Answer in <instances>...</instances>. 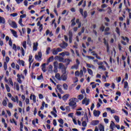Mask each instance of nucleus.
<instances>
[{
    "label": "nucleus",
    "mask_w": 131,
    "mask_h": 131,
    "mask_svg": "<svg viewBox=\"0 0 131 131\" xmlns=\"http://www.w3.org/2000/svg\"><path fill=\"white\" fill-rule=\"evenodd\" d=\"M86 57L88 58V59H89L90 60H94L95 59V57L91 56L86 55Z\"/></svg>",
    "instance_id": "obj_50"
},
{
    "label": "nucleus",
    "mask_w": 131,
    "mask_h": 131,
    "mask_svg": "<svg viewBox=\"0 0 131 131\" xmlns=\"http://www.w3.org/2000/svg\"><path fill=\"white\" fill-rule=\"evenodd\" d=\"M5 86H6V89L7 90V92L10 93L11 92V89H10V87L9 86V85L6 84L5 85Z\"/></svg>",
    "instance_id": "obj_35"
},
{
    "label": "nucleus",
    "mask_w": 131,
    "mask_h": 131,
    "mask_svg": "<svg viewBox=\"0 0 131 131\" xmlns=\"http://www.w3.org/2000/svg\"><path fill=\"white\" fill-rule=\"evenodd\" d=\"M53 55H58V51L56 49H54L52 50Z\"/></svg>",
    "instance_id": "obj_36"
},
{
    "label": "nucleus",
    "mask_w": 131,
    "mask_h": 131,
    "mask_svg": "<svg viewBox=\"0 0 131 131\" xmlns=\"http://www.w3.org/2000/svg\"><path fill=\"white\" fill-rule=\"evenodd\" d=\"M61 79L63 81H66V80H67V74H66V73L64 74L62 73L61 76Z\"/></svg>",
    "instance_id": "obj_10"
},
{
    "label": "nucleus",
    "mask_w": 131,
    "mask_h": 131,
    "mask_svg": "<svg viewBox=\"0 0 131 131\" xmlns=\"http://www.w3.org/2000/svg\"><path fill=\"white\" fill-rule=\"evenodd\" d=\"M59 47L62 49H66L68 47V43L65 41H62V43L59 44Z\"/></svg>",
    "instance_id": "obj_7"
},
{
    "label": "nucleus",
    "mask_w": 131,
    "mask_h": 131,
    "mask_svg": "<svg viewBox=\"0 0 131 131\" xmlns=\"http://www.w3.org/2000/svg\"><path fill=\"white\" fill-rule=\"evenodd\" d=\"M32 97L33 103H36V96L35 95H31L30 96V100H32Z\"/></svg>",
    "instance_id": "obj_16"
},
{
    "label": "nucleus",
    "mask_w": 131,
    "mask_h": 131,
    "mask_svg": "<svg viewBox=\"0 0 131 131\" xmlns=\"http://www.w3.org/2000/svg\"><path fill=\"white\" fill-rule=\"evenodd\" d=\"M72 23L71 26H75L76 25V23H75V17H74L71 21Z\"/></svg>",
    "instance_id": "obj_26"
},
{
    "label": "nucleus",
    "mask_w": 131,
    "mask_h": 131,
    "mask_svg": "<svg viewBox=\"0 0 131 131\" xmlns=\"http://www.w3.org/2000/svg\"><path fill=\"white\" fill-rule=\"evenodd\" d=\"M83 15L84 18L85 19V18L88 17V12L86 11H84L83 13Z\"/></svg>",
    "instance_id": "obj_43"
},
{
    "label": "nucleus",
    "mask_w": 131,
    "mask_h": 131,
    "mask_svg": "<svg viewBox=\"0 0 131 131\" xmlns=\"http://www.w3.org/2000/svg\"><path fill=\"white\" fill-rule=\"evenodd\" d=\"M87 70L90 75H93V71L91 69H88Z\"/></svg>",
    "instance_id": "obj_51"
},
{
    "label": "nucleus",
    "mask_w": 131,
    "mask_h": 131,
    "mask_svg": "<svg viewBox=\"0 0 131 131\" xmlns=\"http://www.w3.org/2000/svg\"><path fill=\"white\" fill-rule=\"evenodd\" d=\"M4 70H7L8 69V66L7 65V62H5L4 63Z\"/></svg>",
    "instance_id": "obj_54"
},
{
    "label": "nucleus",
    "mask_w": 131,
    "mask_h": 131,
    "mask_svg": "<svg viewBox=\"0 0 131 131\" xmlns=\"http://www.w3.org/2000/svg\"><path fill=\"white\" fill-rule=\"evenodd\" d=\"M8 107L10 108V109H12L13 108V104H12V103H11V102L8 103Z\"/></svg>",
    "instance_id": "obj_61"
},
{
    "label": "nucleus",
    "mask_w": 131,
    "mask_h": 131,
    "mask_svg": "<svg viewBox=\"0 0 131 131\" xmlns=\"http://www.w3.org/2000/svg\"><path fill=\"white\" fill-rule=\"evenodd\" d=\"M10 16H12V17H16V16H18V13H14L10 14Z\"/></svg>",
    "instance_id": "obj_63"
},
{
    "label": "nucleus",
    "mask_w": 131,
    "mask_h": 131,
    "mask_svg": "<svg viewBox=\"0 0 131 131\" xmlns=\"http://www.w3.org/2000/svg\"><path fill=\"white\" fill-rule=\"evenodd\" d=\"M59 62H62V63H64V58L62 57H59Z\"/></svg>",
    "instance_id": "obj_59"
},
{
    "label": "nucleus",
    "mask_w": 131,
    "mask_h": 131,
    "mask_svg": "<svg viewBox=\"0 0 131 131\" xmlns=\"http://www.w3.org/2000/svg\"><path fill=\"white\" fill-rule=\"evenodd\" d=\"M11 30L13 36H14V37H18V35H17V32H16V31L13 30Z\"/></svg>",
    "instance_id": "obj_25"
},
{
    "label": "nucleus",
    "mask_w": 131,
    "mask_h": 131,
    "mask_svg": "<svg viewBox=\"0 0 131 131\" xmlns=\"http://www.w3.org/2000/svg\"><path fill=\"white\" fill-rule=\"evenodd\" d=\"M58 121L60 124H64V121L61 118H60V119L58 120Z\"/></svg>",
    "instance_id": "obj_52"
},
{
    "label": "nucleus",
    "mask_w": 131,
    "mask_h": 131,
    "mask_svg": "<svg viewBox=\"0 0 131 131\" xmlns=\"http://www.w3.org/2000/svg\"><path fill=\"white\" fill-rule=\"evenodd\" d=\"M21 55L22 56H24L25 55V51H24V49L23 48H21Z\"/></svg>",
    "instance_id": "obj_58"
},
{
    "label": "nucleus",
    "mask_w": 131,
    "mask_h": 131,
    "mask_svg": "<svg viewBox=\"0 0 131 131\" xmlns=\"http://www.w3.org/2000/svg\"><path fill=\"white\" fill-rule=\"evenodd\" d=\"M23 20L22 18H20L19 21H18V24H19V25H20V26H21V27H24V25H23V24L22 23Z\"/></svg>",
    "instance_id": "obj_32"
},
{
    "label": "nucleus",
    "mask_w": 131,
    "mask_h": 131,
    "mask_svg": "<svg viewBox=\"0 0 131 131\" xmlns=\"http://www.w3.org/2000/svg\"><path fill=\"white\" fill-rule=\"evenodd\" d=\"M39 66V63L37 62L36 64L33 63L32 67V69L34 68V67H38Z\"/></svg>",
    "instance_id": "obj_41"
},
{
    "label": "nucleus",
    "mask_w": 131,
    "mask_h": 131,
    "mask_svg": "<svg viewBox=\"0 0 131 131\" xmlns=\"http://www.w3.org/2000/svg\"><path fill=\"white\" fill-rule=\"evenodd\" d=\"M103 43L104 44V46H106V51L107 53H109V50H110V47H109V44L108 43V42L106 40V38H103Z\"/></svg>",
    "instance_id": "obj_6"
},
{
    "label": "nucleus",
    "mask_w": 131,
    "mask_h": 131,
    "mask_svg": "<svg viewBox=\"0 0 131 131\" xmlns=\"http://www.w3.org/2000/svg\"><path fill=\"white\" fill-rule=\"evenodd\" d=\"M69 94H67L62 96V99L63 100V101H67L68 98H69Z\"/></svg>",
    "instance_id": "obj_23"
},
{
    "label": "nucleus",
    "mask_w": 131,
    "mask_h": 131,
    "mask_svg": "<svg viewBox=\"0 0 131 131\" xmlns=\"http://www.w3.org/2000/svg\"><path fill=\"white\" fill-rule=\"evenodd\" d=\"M11 100L14 102V103H19V98H18V96H15V98L13 97H11Z\"/></svg>",
    "instance_id": "obj_11"
},
{
    "label": "nucleus",
    "mask_w": 131,
    "mask_h": 131,
    "mask_svg": "<svg viewBox=\"0 0 131 131\" xmlns=\"http://www.w3.org/2000/svg\"><path fill=\"white\" fill-rule=\"evenodd\" d=\"M17 81H18L19 83H22V80H21V76L20 75V74H18L17 75Z\"/></svg>",
    "instance_id": "obj_21"
},
{
    "label": "nucleus",
    "mask_w": 131,
    "mask_h": 131,
    "mask_svg": "<svg viewBox=\"0 0 131 131\" xmlns=\"http://www.w3.org/2000/svg\"><path fill=\"white\" fill-rule=\"evenodd\" d=\"M84 121H86V122H89V117H88V113L85 112L84 114Z\"/></svg>",
    "instance_id": "obj_20"
},
{
    "label": "nucleus",
    "mask_w": 131,
    "mask_h": 131,
    "mask_svg": "<svg viewBox=\"0 0 131 131\" xmlns=\"http://www.w3.org/2000/svg\"><path fill=\"white\" fill-rule=\"evenodd\" d=\"M49 36L50 37H52L54 35V34L52 32H50V30H47L46 31V35H49Z\"/></svg>",
    "instance_id": "obj_24"
},
{
    "label": "nucleus",
    "mask_w": 131,
    "mask_h": 131,
    "mask_svg": "<svg viewBox=\"0 0 131 131\" xmlns=\"http://www.w3.org/2000/svg\"><path fill=\"white\" fill-rule=\"evenodd\" d=\"M39 26V32H41V31H42V30L43 29V28L42 27V24H41Z\"/></svg>",
    "instance_id": "obj_57"
},
{
    "label": "nucleus",
    "mask_w": 131,
    "mask_h": 131,
    "mask_svg": "<svg viewBox=\"0 0 131 131\" xmlns=\"http://www.w3.org/2000/svg\"><path fill=\"white\" fill-rule=\"evenodd\" d=\"M37 47H38V43L34 42L33 46V51H37Z\"/></svg>",
    "instance_id": "obj_18"
},
{
    "label": "nucleus",
    "mask_w": 131,
    "mask_h": 131,
    "mask_svg": "<svg viewBox=\"0 0 131 131\" xmlns=\"http://www.w3.org/2000/svg\"><path fill=\"white\" fill-rule=\"evenodd\" d=\"M52 61H54V56H52L50 57L49 58V59L47 60V62L50 63V62H52Z\"/></svg>",
    "instance_id": "obj_29"
},
{
    "label": "nucleus",
    "mask_w": 131,
    "mask_h": 131,
    "mask_svg": "<svg viewBox=\"0 0 131 131\" xmlns=\"http://www.w3.org/2000/svg\"><path fill=\"white\" fill-rule=\"evenodd\" d=\"M116 32L118 34V35H120V30H119V28L117 27L116 28Z\"/></svg>",
    "instance_id": "obj_45"
},
{
    "label": "nucleus",
    "mask_w": 131,
    "mask_h": 131,
    "mask_svg": "<svg viewBox=\"0 0 131 131\" xmlns=\"http://www.w3.org/2000/svg\"><path fill=\"white\" fill-rule=\"evenodd\" d=\"M99 69H102L104 71H106V67H104V66H101L98 67Z\"/></svg>",
    "instance_id": "obj_44"
},
{
    "label": "nucleus",
    "mask_w": 131,
    "mask_h": 131,
    "mask_svg": "<svg viewBox=\"0 0 131 131\" xmlns=\"http://www.w3.org/2000/svg\"><path fill=\"white\" fill-rule=\"evenodd\" d=\"M116 79L117 80V82L118 83H119L120 82V81H121V77H119L118 78H116Z\"/></svg>",
    "instance_id": "obj_60"
},
{
    "label": "nucleus",
    "mask_w": 131,
    "mask_h": 131,
    "mask_svg": "<svg viewBox=\"0 0 131 131\" xmlns=\"http://www.w3.org/2000/svg\"><path fill=\"white\" fill-rule=\"evenodd\" d=\"M88 125V124L86 123V121H83L82 122V126H83V127H85Z\"/></svg>",
    "instance_id": "obj_46"
},
{
    "label": "nucleus",
    "mask_w": 131,
    "mask_h": 131,
    "mask_svg": "<svg viewBox=\"0 0 131 131\" xmlns=\"http://www.w3.org/2000/svg\"><path fill=\"white\" fill-rule=\"evenodd\" d=\"M50 51H51V48L48 47L46 50L47 55H49V54H50Z\"/></svg>",
    "instance_id": "obj_56"
},
{
    "label": "nucleus",
    "mask_w": 131,
    "mask_h": 131,
    "mask_svg": "<svg viewBox=\"0 0 131 131\" xmlns=\"http://www.w3.org/2000/svg\"><path fill=\"white\" fill-rule=\"evenodd\" d=\"M56 113H57V110H56L55 107H54L53 111L51 112V114H52V115H54V117H57V114Z\"/></svg>",
    "instance_id": "obj_12"
},
{
    "label": "nucleus",
    "mask_w": 131,
    "mask_h": 131,
    "mask_svg": "<svg viewBox=\"0 0 131 131\" xmlns=\"http://www.w3.org/2000/svg\"><path fill=\"white\" fill-rule=\"evenodd\" d=\"M18 62H19L20 65L21 64L23 67H24V66H25V61H24V60L19 59Z\"/></svg>",
    "instance_id": "obj_27"
},
{
    "label": "nucleus",
    "mask_w": 131,
    "mask_h": 131,
    "mask_svg": "<svg viewBox=\"0 0 131 131\" xmlns=\"http://www.w3.org/2000/svg\"><path fill=\"white\" fill-rule=\"evenodd\" d=\"M124 89H128V83L127 81L124 82Z\"/></svg>",
    "instance_id": "obj_33"
},
{
    "label": "nucleus",
    "mask_w": 131,
    "mask_h": 131,
    "mask_svg": "<svg viewBox=\"0 0 131 131\" xmlns=\"http://www.w3.org/2000/svg\"><path fill=\"white\" fill-rule=\"evenodd\" d=\"M12 120L13 121H12V119H10L11 123H14L15 125H17V122H16V121H15V119L13 118Z\"/></svg>",
    "instance_id": "obj_48"
},
{
    "label": "nucleus",
    "mask_w": 131,
    "mask_h": 131,
    "mask_svg": "<svg viewBox=\"0 0 131 131\" xmlns=\"http://www.w3.org/2000/svg\"><path fill=\"white\" fill-rule=\"evenodd\" d=\"M53 71L55 73H57V72H58V61H55L54 62Z\"/></svg>",
    "instance_id": "obj_5"
},
{
    "label": "nucleus",
    "mask_w": 131,
    "mask_h": 131,
    "mask_svg": "<svg viewBox=\"0 0 131 131\" xmlns=\"http://www.w3.org/2000/svg\"><path fill=\"white\" fill-rule=\"evenodd\" d=\"M61 86H62V85L61 84H57V90H58L59 93L61 94H63L64 93V91L62 90V88H61Z\"/></svg>",
    "instance_id": "obj_13"
},
{
    "label": "nucleus",
    "mask_w": 131,
    "mask_h": 131,
    "mask_svg": "<svg viewBox=\"0 0 131 131\" xmlns=\"http://www.w3.org/2000/svg\"><path fill=\"white\" fill-rule=\"evenodd\" d=\"M100 30H101L102 32H104V31L105 30V27L104 26V25H101V27L100 28Z\"/></svg>",
    "instance_id": "obj_49"
},
{
    "label": "nucleus",
    "mask_w": 131,
    "mask_h": 131,
    "mask_svg": "<svg viewBox=\"0 0 131 131\" xmlns=\"http://www.w3.org/2000/svg\"><path fill=\"white\" fill-rule=\"evenodd\" d=\"M22 46L24 49H26V41H24L22 42Z\"/></svg>",
    "instance_id": "obj_55"
},
{
    "label": "nucleus",
    "mask_w": 131,
    "mask_h": 131,
    "mask_svg": "<svg viewBox=\"0 0 131 131\" xmlns=\"http://www.w3.org/2000/svg\"><path fill=\"white\" fill-rule=\"evenodd\" d=\"M26 16H27L26 14H24L20 15V19H22L23 18H26Z\"/></svg>",
    "instance_id": "obj_64"
},
{
    "label": "nucleus",
    "mask_w": 131,
    "mask_h": 131,
    "mask_svg": "<svg viewBox=\"0 0 131 131\" xmlns=\"http://www.w3.org/2000/svg\"><path fill=\"white\" fill-rule=\"evenodd\" d=\"M61 2H62V0H58V3H57V8H59L60 7H61Z\"/></svg>",
    "instance_id": "obj_53"
},
{
    "label": "nucleus",
    "mask_w": 131,
    "mask_h": 131,
    "mask_svg": "<svg viewBox=\"0 0 131 131\" xmlns=\"http://www.w3.org/2000/svg\"><path fill=\"white\" fill-rule=\"evenodd\" d=\"M79 100H82L83 99V95L80 94L78 95Z\"/></svg>",
    "instance_id": "obj_62"
},
{
    "label": "nucleus",
    "mask_w": 131,
    "mask_h": 131,
    "mask_svg": "<svg viewBox=\"0 0 131 131\" xmlns=\"http://www.w3.org/2000/svg\"><path fill=\"white\" fill-rule=\"evenodd\" d=\"M86 65L88 68H92V69H96V67L93 64L90 63H86Z\"/></svg>",
    "instance_id": "obj_22"
},
{
    "label": "nucleus",
    "mask_w": 131,
    "mask_h": 131,
    "mask_svg": "<svg viewBox=\"0 0 131 131\" xmlns=\"http://www.w3.org/2000/svg\"><path fill=\"white\" fill-rule=\"evenodd\" d=\"M121 38L123 40H126L127 42H128V41H129V39H128V37H124V36H122Z\"/></svg>",
    "instance_id": "obj_30"
},
{
    "label": "nucleus",
    "mask_w": 131,
    "mask_h": 131,
    "mask_svg": "<svg viewBox=\"0 0 131 131\" xmlns=\"http://www.w3.org/2000/svg\"><path fill=\"white\" fill-rule=\"evenodd\" d=\"M114 118L116 122L118 123L119 122V117H118V116H115Z\"/></svg>",
    "instance_id": "obj_37"
},
{
    "label": "nucleus",
    "mask_w": 131,
    "mask_h": 131,
    "mask_svg": "<svg viewBox=\"0 0 131 131\" xmlns=\"http://www.w3.org/2000/svg\"><path fill=\"white\" fill-rule=\"evenodd\" d=\"M100 114H101V112L99 111L94 110L93 111V115L95 117H99V116H100Z\"/></svg>",
    "instance_id": "obj_9"
},
{
    "label": "nucleus",
    "mask_w": 131,
    "mask_h": 131,
    "mask_svg": "<svg viewBox=\"0 0 131 131\" xmlns=\"http://www.w3.org/2000/svg\"><path fill=\"white\" fill-rule=\"evenodd\" d=\"M42 57V53H41V52H40V51L38 52V55H35V59L37 61H41Z\"/></svg>",
    "instance_id": "obj_2"
},
{
    "label": "nucleus",
    "mask_w": 131,
    "mask_h": 131,
    "mask_svg": "<svg viewBox=\"0 0 131 131\" xmlns=\"http://www.w3.org/2000/svg\"><path fill=\"white\" fill-rule=\"evenodd\" d=\"M8 80H9V83H10L11 85H12V86H13L14 83H13V81L12 80V78H9L8 79Z\"/></svg>",
    "instance_id": "obj_47"
},
{
    "label": "nucleus",
    "mask_w": 131,
    "mask_h": 131,
    "mask_svg": "<svg viewBox=\"0 0 131 131\" xmlns=\"http://www.w3.org/2000/svg\"><path fill=\"white\" fill-rule=\"evenodd\" d=\"M100 123V121L97 120H93L91 122V125H98V124Z\"/></svg>",
    "instance_id": "obj_14"
},
{
    "label": "nucleus",
    "mask_w": 131,
    "mask_h": 131,
    "mask_svg": "<svg viewBox=\"0 0 131 131\" xmlns=\"http://www.w3.org/2000/svg\"><path fill=\"white\" fill-rule=\"evenodd\" d=\"M72 37H73V34L72 33V31H69V43H72Z\"/></svg>",
    "instance_id": "obj_4"
},
{
    "label": "nucleus",
    "mask_w": 131,
    "mask_h": 131,
    "mask_svg": "<svg viewBox=\"0 0 131 131\" xmlns=\"http://www.w3.org/2000/svg\"><path fill=\"white\" fill-rule=\"evenodd\" d=\"M59 69H62L61 71L62 73H66V69H67V68L65 67V66L64 64L62 63H59Z\"/></svg>",
    "instance_id": "obj_3"
},
{
    "label": "nucleus",
    "mask_w": 131,
    "mask_h": 131,
    "mask_svg": "<svg viewBox=\"0 0 131 131\" xmlns=\"http://www.w3.org/2000/svg\"><path fill=\"white\" fill-rule=\"evenodd\" d=\"M79 66L78 64H74L72 67V69H78Z\"/></svg>",
    "instance_id": "obj_40"
},
{
    "label": "nucleus",
    "mask_w": 131,
    "mask_h": 131,
    "mask_svg": "<svg viewBox=\"0 0 131 131\" xmlns=\"http://www.w3.org/2000/svg\"><path fill=\"white\" fill-rule=\"evenodd\" d=\"M55 78L58 79V80H61V76L60 74L57 73L55 74Z\"/></svg>",
    "instance_id": "obj_28"
},
{
    "label": "nucleus",
    "mask_w": 131,
    "mask_h": 131,
    "mask_svg": "<svg viewBox=\"0 0 131 131\" xmlns=\"http://www.w3.org/2000/svg\"><path fill=\"white\" fill-rule=\"evenodd\" d=\"M0 24H6V19L2 16H0Z\"/></svg>",
    "instance_id": "obj_19"
},
{
    "label": "nucleus",
    "mask_w": 131,
    "mask_h": 131,
    "mask_svg": "<svg viewBox=\"0 0 131 131\" xmlns=\"http://www.w3.org/2000/svg\"><path fill=\"white\" fill-rule=\"evenodd\" d=\"M99 130L100 131H105V128H104V125L102 124H100L99 126Z\"/></svg>",
    "instance_id": "obj_31"
},
{
    "label": "nucleus",
    "mask_w": 131,
    "mask_h": 131,
    "mask_svg": "<svg viewBox=\"0 0 131 131\" xmlns=\"http://www.w3.org/2000/svg\"><path fill=\"white\" fill-rule=\"evenodd\" d=\"M63 89L65 91H67V90H68V85H67V84L64 83L63 84Z\"/></svg>",
    "instance_id": "obj_42"
},
{
    "label": "nucleus",
    "mask_w": 131,
    "mask_h": 131,
    "mask_svg": "<svg viewBox=\"0 0 131 131\" xmlns=\"http://www.w3.org/2000/svg\"><path fill=\"white\" fill-rule=\"evenodd\" d=\"M70 62H72V60L69 59V58H66L64 60L63 63H66V66H68V65L70 64Z\"/></svg>",
    "instance_id": "obj_15"
},
{
    "label": "nucleus",
    "mask_w": 131,
    "mask_h": 131,
    "mask_svg": "<svg viewBox=\"0 0 131 131\" xmlns=\"http://www.w3.org/2000/svg\"><path fill=\"white\" fill-rule=\"evenodd\" d=\"M10 25L12 28H18V26L17 25V24H16L15 21H12Z\"/></svg>",
    "instance_id": "obj_17"
},
{
    "label": "nucleus",
    "mask_w": 131,
    "mask_h": 131,
    "mask_svg": "<svg viewBox=\"0 0 131 131\" xmlns=\"http://www.w3.org/2000/svg\"><path fill=\"white\" fill-rule=\"evenodd\" d=\"M37 79L38 80H41V79H43V76H42V74H41L40 76H38L37 77Z\"/></svg>",
    "instance_id": "obj_39"
},
{
    "label": "nucleus",
    "mask_w": 131,
    "mask_h": 131,
    "mask_svg": "<svg viewBox=\"0 0 131 131\" xmlns=\"http://www.w3.org/2000/svg\"><path fill=\"white\" fill-rule=\"evenodd\" d=\"M82 104L83 105L85 104V105L88 106V105L90 104V99H88L86 98H84V99L82 101Z\"/></svg>",
    "instance_id": "obj_8"
},
{
    "label": "nucleus",
    "mask_w": 131,
    "mask_h": 131,
    "mask_svg": "<svg viewBox=\"0 0 131 131\" xmlns=\"http://www.w3.org/2000/svg\"><path fill=\"white\" fill-rule=\"evenodd\" d=\"M46 104V102H45V101H42V105L40 107V110H43L44 108H45V105Z\"/></svg>",
    "instance_id": "obj_38"
},
{
    "label": "nucleus",
    "mask_w": 131,
    "mask_h": 131,
    "mask_svg": "<svg viewBox=\"0 0 131 131\" xmlns=\"http://www.w3.org/2000/svg\"><path fill=\"white\" fill-rule=\"evenodd\" d=\"M8 103L7 102V100H4L2 102V105L3 106H4V107H7V105Z\"/></svg>",
    "instance_id": "obj_34"
},
{
    "label": "nucleus",
    "mask_w": 131,
    "mask_h": 131,
    "mask_svg": "<svg viewBox=\"0 0 131 131\" xmlns=\"http://www.w3.org/2000/svg\"><path fill=\"white\" fill-rule=\"evenodd\" d=\"M70 102L69 103V105L70 107H72V109H74L76 108V102H78V99L76 98H72L70 99L69 100Z\"/></svg>",
    "instance_id": "obj_1"
}]
</instances>
